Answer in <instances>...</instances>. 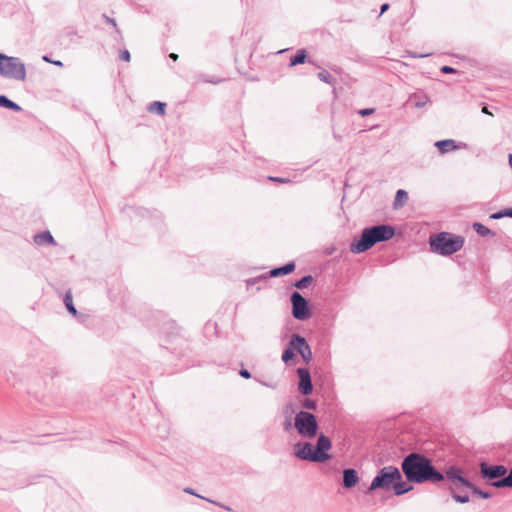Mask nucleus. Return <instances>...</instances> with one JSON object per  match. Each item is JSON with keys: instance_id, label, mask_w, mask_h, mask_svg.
Wrapping results in <instances>:
<instances>
[{"instance_id": "nucleus-1", "label": "nucleus", "mask_w": 512, "mask_h": 512, "mask_svg": "<svg viewBox=\"0 0 512 512\" xmlns=\"http://www.w3.org/2000/svg\"><path fill=\"white\" fill-rule=\"evenodd\" d=\"M401 468L406 479L413 483H438L445 478L435 469L429 458L419 453L407 455L402 461Z\"/></svg>"}, {"instance_id": "nucleus-2", "label": "nucleus", "mask_w": 512, "mask_h": 512, "mask_svg": "<svg viewBox=\"0 0 512 512\" xmlns=\"http://www.w3.org/2000/svg\"><path fill=\"white\" fill-rule=\"evenodd\" d=\"M395 235V229L386 224L365 228L357 242L351 244L350 250L359 254L369 250L378 242L388 241Z\"/></svg>"}, {"instance_id": "nucleus-3", "label": "nucleus", "mask_w": 512, "mask_h": 512, "mask_svg": "<svg viewBox=\"0 0 512 512\" xmlns=\"http://www.w3.org/2000/svg\"><path fill=\"white\" fill-rule=\"evenodd\" d=\"M446 477L451 482L449 486V491L452 495V498L461 504L469 502V496L467 494H456V489L467 488L471 489L473 494L480 496L483 499H488L491 497L489 492L482 491L477 488L473 483H471L468 479L464 478L461 474V470L456 467H450L446 471Z\"/></svg>"}, {"instance_id": "nucleus-4", "label": "nucleus", "mask_w": 512, "mask_h": 512, "mask_svg": "<svg viewBox=\"0 0 512 512\" xmlns=\"http://www.w3.org/2000/svg\"><path fill=\"white\" fill-rule=\"evenodd\" d=\"M507 468L504 465L490 466L486 462L480 463L481 477L491 481L490 485L495 488L512 487V468L505 477Z\"/></svg>"}, {"instance_id": "nucleus-5", "label": "nucleus", "mask_w": 512, "mask_h": 512, "mask_svg": "<svg viewBox=\"0 0 512 512\" xmlns=\"http://www.w3.org/2000/svg\"><path fill=\"white\" fill-rule=\"evenodd\" d=\"M430 247L433 252L440 255H451L459 251L463 247V238L456 236L451 237L448 233L442 232L430 237Z\"/></svg>"}, {"instance_id": "nucleus-6", "label": "nucleus", "mask_w": 512, "mask_h": 512, "mask_svg": "<svg viewBox=\"0 0 512 512\" xmlns=\"http://www.w3.org/2000/svg\"><path fill=\"white\" fill-rule=\"evenodd\" d=\"M0 75L4 78L24 81L26 79L25 64L18 57L0 53Z\"/></svg>"}, {"instance_id": "nucleus-7", "label": "nucleus", "mask_w": 512, "mask_h": 512, "mask_svg": "<svg viewBox=\"0 0 512 512\" xmlns=\"http://www.w3.org/2000/svg\"><path fill=\"white\" fill-rule=\"evenodd\" d=\"M293 426L304 439L316 437L319 428L315 415L303 410L296 413Z\"/></svg>"}, {"instance_id": "nucleus-8", "label": "nucleus", "mask_w": 512, "mask_h": 512, "mask_svg": "<svg viewBox=\"0 0 512 512\" xmlns=\"http://www.w3.org/2000/svg\"><path fill=\"white\" fill-rule=\"evenodd\" d=\"M401 479L402 476L398 468L394 466H385L374 477L368 491L372 492L376 489L389 490L397 480Z\"/></svg>"}, {"instance_id": "nucleus-9", "label": "nucleus", "mask_w": 512, "mask_h": 512, "mask_svg": "<svg viewBox=\"0 0 512 512\" xmlns=\"http://www.w3.org/2000/svg\"><path fill=\"white\" fill-rule=\"evenodd\" d=\"M294 455L301 459L311 462H325L330 459L329 454H319L309 442H298L294 445Z\"/></svg>"}, {"instance_id": "nucleus-10", "label": "nucleus", "mask_w": 512, "mask_h": 512, "mask_svg": "<svg viewBox=\"0 0 512 512\" xmlns=\"http://www.w3.org/2000/svg\"><path fill=\"white\" fill-rule=\"evenodd\" d=\"M292 315L297 320H306L310 313L307 300L297 291L291 295Z\"/></svg>"}, {"instance_id": "nucleus-11", "label": "nucleus", "mask_w": 512, "mask_h": 512, "mask_svg": "<svg viewBox=\"0 0 512 512\" xmlns=\"http://www.w3.org/2000/svg\"><path fill=\"white\" fill-rule=\"evenodd\" d=\"M290 346L294 347L306 363L312 359L311 348L304 337L298 334H293L290 339Z\"/></svg>"}, {"instance_id": "nucleus-12", "label": "nucleus", "mask_w": 512, "mask_h": 512, "mask_svg": "<svg viewBox=\"0 0 512 512\" xmlns=\"http://www.w3.org/2000/svg\"><path fill=\"white\" fill-rule=\"evenodd\" d=\"M297 373L299 376V384H298L299 391L303 395H309L313 390V385H312L309 370L306 368H298Z\"/></svg>"}, {"instance_id": "nucleus-13", "label": "nucleus", "mask_w": 512, "mask_h": 512, "mask_svg": "<svg viewBox=\"0 0 512 512\" xmlns=\"http://www.w3.org/2000/svg\"><path fill=\"white\" fill-rule=\"evenodd\" d=\"M435 146L438 148L439 152L441 154L448 153L450 151L458 150V149H464L467 147V144L464 142L457 143L453 139H445L440 140L435 143Z\"/></svg>"}, {"instance_id": "nucleus-14", "label": "nucleus", "mask_w": 512, "mask_h": 512, "mask_svg": "<svg viewBox=\"0 0 512 512\" xmlns=\"http://www.w3.org/2000/svg\"><path fill=\"white\" fill-rule=\"evenodd\" d=\"M359 481L358 473L355 469L349 468L343 471V485L345 488L354 487Z\"/></svg>"}, {"instance_id": "nucleus-15", "label": "nucleus", "mask_w": 512, "mask_h": 512, "mask_svg": "<svg viewBox=\"0 0 512 512\" xmlns=\"http://www.w3.org/2000/svg\"><path fill=\"white\" fill-rule=\"evenodd\" d=\"M332 447L331 440L324 434H320L317 439L316 452L319 454H327L326 452Z\"/></svg>"}, {"instance_id": "nucleus-16", "label": "nucleus", "mask_w": 512, "mask_h": 512, "mask_svg": "<svg viewBox=\"0 0 512 512\" xmlns=\"http://www.w3.org/2000/svg\"><path fill=\"white\" fill-rule=\"evenodd\" d=\"M295 269V264L293 262H289L285 264L284 266L274 268L270 271V276L272 277H279L284 276L287 274H290Z\"/></svg>"}, {"instance_id": "nucleus-17", "label": "nucleus", "mask_w": 512, "mask_h": 512, "mask_svg": "<svg viewBox=\"0 0 512 512\" xmlns=\"http://www.w3.org/2000/svg\"><path fill=\"white\" fill-rule=\"evenodd\" d=\"M34 242L37 245H43V244H53L55 245V241L53 236L49 231L38 233L34 236Z\"/></svg>"}, {"instance_id": "nucleus-18", "label": "nucleus", "mask_w": 512, "mask_h": 512, "mask_svg": "<svg viewBox=\"0 0 512 512\" xmlns=\"http://www.w3.org/2000/svg\"><path fill=\"white\" fill-rule=\"evenodd\" d=\"M407 200H408V193L403 189H399L395 195V199H394V203H393L394 208L399 209V208L403 207L405 205V203L407 202Z\"/></svg>"}, {"instance_id": "nucleus-19", "label": "nucleus", "mask_w": 512, "mask_h": 512, "mask_svg": "<svg viewBox=\"0 0 512 512\" xmlns=\"http://www.w3.org/2000/svg\"><path fill=\"white\" fill-rule=\"evenodd\" d=\"M392 488L394 489V492L396 495H402V494L407 493L413 489L412 486L408 485L407 483L402 482V479L397 480L394 483Z\"/></svg>"}, {"instance_id": "nucleus-20", "label": "nucleus", "mask_w": 512, "mask_h": 512, "mask_svg": "<svg viewBox=\"0 0 512 512\" xmlns=\"http://www.w3.org/2000/svg\"><path fill=\"white\" fill-rule=\"evenodd\" d=\"M0 106L1 107H6L8 109H11V110H14V111H17V112L21 110V107L17 103L11 101L10 99H8L4 95L0 96Z\"/></svg>"}, {"instance_id": "nucleus-21", "label": "nucleus", "mask_w": 512, "mask_h": 512, "mask_svg": "<svg viewBox=\"0 0 512 512\" xmlns=\"http://www.w3.org/2000/svg\"><path fill=\"white\" fill-rule=\"evenodd\" d=\"M473 229L477 232V234H479L482 237H486L489 235H492V236L495 235V233L493 231H491L488 227H486L485 225L478 223V222H475L473 224Z\"/></svg>"}, {"instance_id": "nucleus-22", "label": "nucleus", "mask_w": 512, "mask_h": 512, "mask_svg": "<svg viewBox=\"0 0 512 512\" xmlns=\"http://www.w3.org/2000/svg\"><path fill=\"white\" fill-rule=\"evenodd\" d=\"M306 59V51L304 49L298 50L296 55L290 59V66L302 64Z\"/></svg>"}, {"instance_id": "nucleus-23", "label": "nucleus", "mask_w": 512, "mask_h": 512, "mask_svg": "<svg viewBox=\"0 0 512 512\" xmlns=\"http://www.w3.org/2000/svg\"><path fill=\"white\" fill-rule=\"evenodd\" d=\"M165 108H166V104L165 103L159 102V101H155V102L150 104L148 110L150 112H156L159 115H164L165 114Z\"/></svg>"}, {"instance_id": "nucleus-24", "label": "nucleus", "mask_w": 512, "mask_h": 512, "mask_svg": "<svg viewBox=\"0 0 512 512\" xmlns=\"http://www.w3.org/2000/svg\"><path fill=\"white\" fill-rule=\"evenodd\" d=\"M318 78L320 81L324 82V83H327V84H330V85H334L336 83V79L328 72V71H321L318 73Z\"/></svg>"}, {"instance_id": "nucleus-25", "label": "nucleus", "mask_w": 512, "mask_h": 512, "mask_svg": "<svg viewBox=\"0 0 512 512\" xmlns=\"http://www.w3.org/2000/svg\"><path fill=\"white\" fill-rule=\"evenodd\" d=\"M64 303H65L67 310L75 316L77 314V310L73 304L72 296L69 292L66 293V295L64 297Z\"/></svg>"}, {"instance_id": "nucleus-26", "label": "nucleus", "mask_w": 512, "mask_h": 512, "mask_svg": "<svg viewBox=\"0 0 512 512\" xmlns=\"http://www.w3.org/2000/svg\"><path fill=\"white\" fill-rule=\"evenodd\" d=\"M312 281H313V277L311 275H307V276H304L303 278H301L300 280H298L295 283V286L298 289H305L311 284Z\"/></svg>"}, {"instance_id": "nucleus-27", "label": "nucleus", "mask_w": 512, "mask_h": 512, "mask_svg": "<svg viewBox=\"0 0 512 512\" xmlns=\"http://www.w3.org/2000/svg\"><path fill=\"white\" fill-rule=\"evenodd\" d=\"M294 347H291L289 345V347L287 349L284 350L283 354H282V361L287 363L288 361H290L291 359H293L294 357Z\"/></svg>"}, {"instance_id": "nucleus-28", "label": "nucleus", "mask_w": 512, "mask_h": 512, "mask_svg": "<svg viewBox=\"0 0 512 512\" xmlns=\"http://www.w3.org/2000/svg\"><path fill=\"white\" fill-rule=\"evenodd\" d=\"M503 217H509V209L499 211L490 216L491 219H501Z\"/></svg>"}, {"instance_id": "nucleus-29", "label": "nucleus", "mask_w": 512, "mask_h": 512, "mask_svg": "<svg viewBox=\"0 0 512 512\" xmlns=\"http://www.w3.org/2000/svg\"><path fill=\"white\" fill-rule=\"evenodd\" d=\"M302 405L304 408L309 409V410L316 409V402L311 399H305Z\"/></svg>"}, {"instance_id": "nucleus-30", "label": "nucleus", "mask_w": 512, "mask_h": 512, "mask_svg": "<svg viewBox=\"0 0 512 512\" xmlns=\"http://www.w3.org/2000/svg\"><path fill=\"white\" fill-rule=\"evenodd\" d=\"M429 102V99L427 96L422 97L418 101L415 102V107L422 108Z\"/></svg>"}, {"instance_id": "nucleus-31", "label": "nucleus", "mask_w": 512, "mask_h": 512, "mask_svg": "<svg viewBox=\"0 0 512 512\" xmlns=\"http://www.w3.org/2000/svg\"><path fill=\"white\" fill-rule=\"evenodd\" d=\"M130 53L128 50H122L120 52V59L123 60V61H126V62H129L130 61Z\"/></svg>"}, {"instance_id": "nucleus-32", "label": "nucleus", "mask_w": 512, "mask_h": 512, "mask_svg": "<svg viewBox=\"0 0 512 512\" xmlns=\"http://www.w3.org/2000/svg\"><path fill=\"white\" fill-rule=\"evenodd\" d=\"M269 180L276 181L279 183H288L290 180L288 178H282V177H269Z\"/></svg>"}, {"instance_id": "nucleus-33", "label": "nucleus", "mask_w": 512, "mask_h": 512, "mask_svg": "<svg viewBox=\"0 0 512 512\" xmlns=\"http://www.w3.org/2000/svg\"><path fill=\"white\" fill-rule=\"evenodd\" d=\"M441 72H443L445 74H450V73H455L456 70L450 66H443V67H441Z\"/></svg>"}, {"instance_id": "nucleus-34", "label": "nucleus", "mask_w": 512, "mask_h": 512, "mask_svg": "<svg viewBox=\"0 0 512 512\" xmlns=\"http://www.w3.org/2000/svg\"><path fill=\"white\" fill-rule=\"evenodd\" d=\"M239 374H240V376H242L245 379L251 378V373L246 369L240 370Z\"/></svg>"}, {"instance_id": "nucleus-35", "label": "nucleus", "mask_w": 512, "mask_h": 512, "mask_svg": "<svg viewBox=\"0 0 512 512\" xmlns=\"http://www.w3.org/2000/svg\"><path fill=\"white\" fill-rule=\"evenodd\" d=\"M373 111H374V110H373V109H371V108H366V109H362V110H360V112H359V113H360V115H362V116H367V115L372 114V113H373Z\"/></svg>"}, {"instance_id": "nucleus-36", "label": "nucleus", "mask_w": 512, "mask_h": 512, "mask_svg": "<svg viewBox=\"0 0 512 512\" xmlns=\"http://www.w3.org/2000/svg\"><path fill=\"white\" fill-rule=\"evenodd\" d=\"M106 22L111 24L116 29L117 32L119 31L115 19L106 17Z\"/></svg>"}, {"instance_id": "nucleus-37", "label": "nucleus", "mask_w": 512, "mask_h": 512, "mask_svg": "<svg viewBox=\"0 0 512 512\" xmlns=\"http://www.w3.org/2000/svg\"><path fill=\"white\" fill-rule=\"evenodd\" d=\"M389 9V4L385 3L381 6L380 8V15H382L383 13H385L387 10Z\"/></svg>"}, {"instance_id": "nucleus-38", "label": "nucleus", "mask_w": 512, "mask_h": 512, "mask_svg": "<svg viewBox=\"0 0 512 512\" xmlns=\"http://www.w3.org/2000/svg\"><path fill=\"white\" fill-rule=\"evenodd\" d=\"M291 427H292V423H291V421H290V420H286V421L284 422V429H285L286 431H288L289 429H291Z\"/></svg>"}, {"instance_id": "nucleus-39", "label": "nucleus", "mask_w": 512, "mask_h": 512, "mask_svg": "<svg viewBox=\"0 0 512 512\" xmlns=\"http://www.w3.org/2000/svg\"><path fill=\"white\" fill-rule=\"evenodd\" d=\"M184 492L189 493V494H191V495H195V496H197V497H200V496H199V495H197V494L193 491V489H191V488H185V489H184Z\"/></svg>"}, {"instance_id": "nucleus-40", "label": "nucleus", "mask_w": 512, "mask_h": 512, "mask_svg": "<svg viewBox=\"0 0 512 512\" xmlns=\"http://www.w3.org/2000/svg\"><path fill=\"white\" fill-rule=\"evenodd\" d=\"M169 57H170L171 59H173V60H177V59H178V55H177V54H175V53H171V54L169 55Z\"/></svg>"}, {"instance_id": "nucleus-41", "label": "nucleus", "mask_w": 512, "mask_h": 512, "mask_svg": "<svg viewBox=\"0 0 512 512\" xmlns=\"http://www.w3.org/2000/svg\"><path fill=\"white\" fill-rule=\"evenodd\" d=\"M52 63H53L54 65H56V66H60V67H61V66H63V63H62L61 61H59V60H57V61H53Z\"/></svg>"}, {"instance_id": "nucleus-42", "label": "nucleus", "mask_w": 512, "mask_h": 512, "mask_svg": "<svg viewBox=\"0 0 512 512\" xmlns=\"http://www.w3.org/2000/svg\"><path fill=\"white\" fill-rule=\"evenodd\" d=\"M43 60L45 62H48V63H52L53 62L52 60H50V58L48 56H43Z\"/></svg>"}, {"instance_id": "nucleus-43", "label": "nucleus", "mask_w": 512, "mask_h": 512, "mask_svg": "<svg viewBox=\"0 0 512 512\" xmlns=\"http://www.w3.org/2000/svg\"><path fill=\"white\" fill-rule=\"evenodd\" d=\"M464 489L465 488L456 489V494H464L463 493Z\"/></svg>"}, {"instance_id": "nucleus-44", "label": "nucleus", "mask_w": 512, "mask_h": 512, "mask_svg": "<svg viewBox=\"0 0 512 512\" xmlns=\"http://www.w3.org/2000/svg\"><path fill=\"white\" fill-rule=\"evenodd\" d=\"M508 160H509V165L512 168V154H509Z\"/></svg>"}, {"instance_id": "nucleus-45", "label": "nucleus", "mask_w": 512, "mask_h": 512, "mask_svg": "<svg viewBox=\"0 0 512 512\" xmlns=\"http://www.w3.org/2000/svg\"><path fill=\"white\" fill-rule=\"evenodd\" d=\"M482 112H483V113H486V114H488V113H489V112H488L487 107H484V108L482 109Z\"/></svg>"}, {"instance_id": "nucleus-46", "label": "nucleus", "mask_w": 512, "mask_h": 512, "mask_svg": "<svg viewBox=\"0 0 512 512\" xmlns=\"http://www.w3.org/2000/svg\"><path fill=\"white\" fill-rule=\"evenodd\" d=\"M509 217L512 218V209H509Z\"/></svg>"}]
</instances>
